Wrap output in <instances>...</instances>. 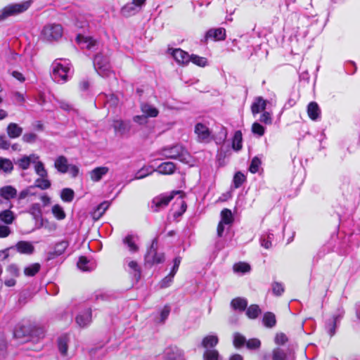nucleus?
<instances>
[{
    "label": "nucleus",
    "mask_w": 360,
    "mask_h": 360,
    "mask_svg": "<svg viewBox=\"0 0 360 360\" xmlns=\"http://www.w3.org/2000/svg\"><path fill=\"white\" fill-rule=\"evenodd\" d=\"M158 155L167 159L179 160L183 163H189L191 157L188 150L179 143L163 147L156 152Z\"/></svg>",
    "instance_id": "1"
},
{
    "label": "nucleus",
    "mask_w": 360,
    "mask_h": 360,
    "mask_svg": "<svg viewBox=\"0 0 360 360\" xmlns=\"http://www.w3.org/2000/svg\"><path fill=\"white\" fill-rule=\"evenodd\" d=\"M51 68V77L57 83H65L72 77L71 66L68 60L56 59Z\"/></svg>",
    "instance_id": "2"
},
{
    "label": "nucleus",
    "mask_w": 360,
    "mask_h": 360,
    "mask_svg": "<svg viewBox=\"0 0 360 360\" xmlns=\"http://www.w3.org/2000/svg\"><path fill=\"white\" fill-rule=\"evenodd\" d=\"M44 330L42 328H34L31 329L30 326L22 323H18L13 330V336L16 339L22 338H26L27 341L30 336L36 335L38 338H43L44 337Z\"/></svg>",
    "instance_id": "3"
},
{
    "label": "nucleus",
    "mask_w": 360,
    "mask_h": 360,
    "mask_svg": "<svg viewBox=\"0 0 360 360\" xmlns=\"http://www.w3.org/2000/svg\"><path fill=\"white\" fill-rule=\"evenodd\" d=\"M32 4V1H26L18 4H9L0 10V22L5 20L10 16L15 15L27 11Z\"/></svg>",
    "instance_id": "4"
},
{
    "label": "nucleus",
    "mask_w": 360,
    "mask_h": 360,
    "mask_svg": "<svg viewBox=\"0 0 360 360\" xmlns=\"http://www.w3.org/2000/svg\"><path fill=\"white\" fill-rule=\"evenodd\" d=\"M94 66L98 74L107 77L111 72V65L108 56L101 53H97L94 58Z\"/></svg>",
    "instance_id": "5"
},
{
    "label": "nucleus",
    "mask_w": 360,
    "mask_h": 360,
    "mask_svg": "<svg viewBox=\"0 0 360 360\" xmlns=\"http://www.w3.org/2000/svg\"><path fill=\"white\" fill-rule=\"evenodd\" d=\"M63 35V27L58 24L47 25L41 32L43 40L52 42L58 41Z\"/></svg>",
    "instance_id": "6"
},
{
    "label": "nucleus",
    "mask_w": 360,
    "mask_h": 360,
    "mask_svg": "<svg viewBox=\"0 0 360 360\" xmlns=\"http://www.w3.org/2000/svg\"><path fill=\"white\" fill-rule=\"evenodd\" d=\"M158 239L154 238L150 248L145 255V262L149 265L160 264L164 262L165 257L162 253L157 252Z\"/></svg>",
    "instance_id": "7"
},
{
    "label": "nucleus",
    "mask_w": 360,
    "mask_h": 360,
    "mask_svg": "<svg viewBox=\"0 0 360 360\" xmlns=\"http://www.w3.org/2000/svg\"><path fill=\"white\" fill-rule=\"evenodd\" d=\"M344 314V309L342 308H340L338 309L335 314L326 321L325 328L330 337L335 334L338 324L340 322Z\"/></svg>",
    "instance_id": "8"
},
{
    "label": "nucleus",
    "mask_w": 360,
    "mask_h": 360,
    "mask_svg": "<svg viewBox=\"0 0 360 360\" xmlns=\"http://www.w3.org/2000/svg\"><path fill=\"white\" fill-rule=\"evenodd\" d=\"M172 195L161 194L155 197L150 204V210L157 212L165 209L173 199Z\"/></svg>",
    "instance_id": "9"
},
{
    "label": "nucleus",
    "mask_w": 360,
    "mask_h": 360,
    "mask_svg": "<svg viewBox=\"0 0 360 360\" xmlns=\"http://www.w3.org/2000/svg\"><path fill=\"white\" fill-rule=\"evenodd\" d=\"M139 240V237L137 235L128 233L123 238L122 243L131 254H134L139 250V246L138 245Z\"/></svg>",
    "instance_id": "10"
},
{
    "label": "nucleus",
    "mask_w": 360,
    "mask_h": 360,
    "mask_svg": "<svg viewBox=\"0 0 360 360\" xmlns=\"http://www.w3.org/2000/svg\"><path fill=\"white\" fill-rule=\"evenodd\" d=\"M124 266L125 270L131 274L134 279L138 281L141 276V268L138 263L134 260H131L129 257H127L124 260Z\"/></svg>",
    "instance_id": "11"
},
{
    "label": "nucleus",
    "mask_w": 360,
    "mask_h": 360,
    "mask_svg": "<svg viewBox=\"0 0 360 360\" xmlns=\"http://www.w3.org/2000/svg\"><path fill=\"white\" fill-rule=\"evenodd\" d=\"M226 38V30L223 27L211 28L206 32L204 39H202L203 43H206L209 39H213L215 41L224 40Z\"/></svg>",
    "instance_id": "12"
},
{
    "label": "nucleus",
    "mask_w": 360,
    "mask_h": 360,
    "mask_svg": "<svg viewBox=\"0 0 360 360\" xmlns=\"http://www.w3.org/2000/svg\"><path fill=\"white\" fill-rule=\"evenodd\" d=\"M164 356L167 360H185L183 351L176 347H167L164 351Z\"/></svg>",
    "instance_id": "13"
},
{
    "label": "nucleus",
    "mask_w": 360,
    "mask_h": 360,
    "mask_svg": "<svg viewBox=\"0 0 360 360\" xmlns=\"http://www.w3.org/2000/svg\"><path fill=\"white\" fill-rule=\"evenodd\" d=\"M91 321V309L88 307L76 316V322L80 327L87 326Z\"/></svg>",
    "instance_id": "14"
},
{
    "label": "nucleus",
    "mask_w": 360,
    "mask_h": 360,
    "mask_svg": "<svg viewBox=\"0 0 360 360\" xmlns=\"http://www.w3.org/2000/svg\"><path fill=\"white\" fill-rule=\"evenodd\" d=\"M69 246V242L66 240H60L54 245L53 250L49 252V259H53L56 257L63 255Z\"/></svg>",
    "instance_id": "15"
},
{
    "label": "nucleus",
    "mask_w": 360,
    "mask_h": 360,
    "mask_svg": "<svg viewBox=\"0 0 360 360\" xmlns=\"http://www.w3.org/2000/svg\"><path fill=\"white\" fill-rule=\"evenodd\" d=\"M15 248L18 252L25 255H31L34 251V247L32 243L25 240L18 242Z\"/></svg>",
    "instance_id": "16"
},
{
    "label": "nucleus",
    "mask_w": 360,
    "mask_h": 360,
    "mask_svg": "<svg viewBox=\"0 0 360 360\" xmlns=\"http://www.w3.org/2000/svg\"><path fill=\"white\" fill-rule=\"evenodd\" d=\"M172 54L175 60L179 64L187 65L190 62V55L181 49L173 50Z\"/></svg>",
    "instance_id": "17"
},
{
    "label": "nucleus",
    "mask_w": 360,
    "mask_h": 360,
    "mask_svg": "<svg viewBox=\"0 0 360 360\" xmlns=\"http://www.w3.org/2000/svg\"><path fill=\"white\" fill-rule=\"evenodd\" d=\"M154 170L160 174L169 175L174 173L176 165L172 162H165L161 163L157 169H154Z\"/></svg>",
    "instance_id": "18"
},
{
    "label": "nucleus",
    "mask_w": 360,
    "mask_h": 360,
    "mask_svg": "<svg viewBox=\"0 0 360 360\" xmlns=\"http://www.w3.org/2000/svg\"><path fill=\"white\" fill-rule=\"evenodd\" d=\"M219 341V338L217 335H208L202 338L201 347L205 349H214L218 345Z\"/></svg>",
    "instance_id": "19"
},
{
    "label": "nucleus",
    "mask_w": 360,
    "mask_h": 360,
    "mask_svg": "<svg viewBox=\"0 0 360 360\" xmlns=\"http://www.w3.org/2000/svg\"><path fill=\"white\" fill-rule=\"evenodd\" d=\"M38 159H39V156H37L34 154H32L29 156L25 155V156L22 157L21 158H20L19 160H18L16 165H18V166L20 169L25 170L30 167V165L32 162L33 164L35 163V160H37Z\"/></svg>",
    "instance_id": "20"
},
{
    "label": "nucleus",
    "mask_w": 360,
    "mask_h": 360,
    "mask_svg": "<svg viewBox=\"0 0 360 360\" xmlns=\"http://www.w3.org/2000/svg\"><path fill=\"white\" fill-rule=\"evenodd\" d=\"M109 172L107 167H98L89 172L91 179L94 182L101 181L103 176Z\"/></svg>",
    "instance_id": "21"
},
{
    "label": "nucleus",
    "mask_w": 360,
    "mask_h": 360,
    "mask_svg": "<svg viewBox=\"0 0 360 360\" xmlns=\"http://www.w3.org/2000/svg\"><path fill=\"white\" fill-rule=\"evenodd\" d=\"M77 266L84 271H91L95 269L96 263L94 261L88 259L86 257L82 256L79 258Z\"/></svg>",
    "instance_id": "22"
},
{
    "label": "nucleus",
    "mask_w": 360,
    "mask_h": 360,
    "mask_svg": "<svg viewBox=\"0 0 360 360\" xmlns=\"http://www.w3.org/2000/svg\"><path fill=\"white\" fill-rule=\"evenodd\" d=\"M116 133L124 134L130 128V122L122 120H114L112 124Z\"/></svg>",
    "instance_id": "23"
},
{
    "label": "nucleus",
    "mask_w": 360,
    "mask_h": 360,
    "mask_svg": "<svg viewBox=\"0 0 360 360\" xmlns=\"http://www.w3.org/2000/svg\"><path fill=\"white\" fill-rule=\"evenodd\" d=\"M0 196L9 200L17 197V190L12 186H5L0 188Z\"/></svg>",
    "instance_id": "24"
},
{
    "label": "nucleus",
    "mask_w": 360,
    "mask_h": 360,
    "mask_svg": "<svg viewBox=\"0 0 360 360\" xmlns=\"http://www.w3.org/2000/svg\"><path fill=\"white\" fill-rule=\"evenodd\" d=\"M77 44L82 46V48H86L87 49H92L96 44V41L91 37H85L82 34H78L76 37Z\"/></svg>",
    "instance_id": "25"
},
{
    "label": "nucleus",
    "mask_w": 360,
    "mask_h": 360,
    "mask_svg": "<svg viewBox=\"0 0 360 360\" xmlns=\"http://www.w3.org/2000/svg\"><path fill=\"white\" fill-rule=\"evenodd\" d=\"M69 165H70L68 163V159L63 155L58 157L54 163L56 169L63 174L68 172Z\"/></svg>",
    "instance_id": "26"
},
{
    "label": "nucleus",
    "mask_w": 360,
    "mask_h": 360,
    "mask_svg": "<svg viewBox=\"0 0 360 360\" xmlns=\"http://www.w3.org/2000/svg\"><path fill=\"white\" fill-rule=\"evenodd\" d=\"M141 108L146 119L148 117H156L158 115V110L152 105L148 103H142Z\"/></svg>",
    "instance_id": "27"
},
{
    "label": "nucleus",
    "mask_w": 360,
    "mask_h": 360,
    "mask_svg": "<svg viewBox=\"0 0 360 360\" xmlns=\"http://www.w3.org/2000/svg\"><path fill=\"white\" fill-rule=\"evenodd\" d=\"M231 307L239 311H243L248 307V300L243 297H236L231 300Z\"/></svg>",
    "instance_id": "28"
},
{
    "label": "nucleus",
    "mask_w": 360,
    "mask_h": 360,
    "mask_svg": "<svg viewBox=\"0 0 360 360\" xmlns=\"http://www.w3.org/2000/svg\"><path fill=\"white\" fill-rule=\"evenodd\" d=\"M307 112L311 120H316L320 117L321 110L316 102H311L307 106Z\"/></svg>",
    "instance_id": "29"
},
{
    "label": "nucleus",
    "mask_w": 360,
    "mask_h": 360,
    "mask_svg": "<svg viewBox=\"0 0 360 360\" xmlns=\"http://www.w3.org/2000/svg\"><path fill=\"white\" fill-rule=\"evenodd\" d=\"M266 101L262 97H257L251 105L252 112L257 114L266 108Z\"/></svg>",
    "instance_id": "30"
},
{
    "label": "nucleus",
    "mask_w": 360,
    "mask_h": 360,
    "mask_svg": "<svg viewBox=\"0 0 360 360\" xmlns=\"http://www.w3.org/2000/svg\"><path fill=\"white\" fill-rule=\"evenodd\" d=\"M139 8L133 2H130L124 5L121 10L124 16L129 17L136 14L139 11Z\"/></svg>",
    "instance_id": "31"
},
{
    "label": "nucleus",
    "mask_w": 360,
    "mask_h": 360,
    "mask_svg": "<svg viewBox=\"0 0 360 360\" xmlns=\"http://www.w3.org/2000/svg\"><path fill=\"white\" fill-rule=\"evenodd\" d=\"M274 234L269 231L264 233L260 237V244L266 249H269L272 246V240Z\"/></svg>",
    "instance_id": "32"
},
{
    "label": "nucleus",
    "mask_w": 360,
    "mask_h": 360,
    "mask_svg": "<svg viewBox=\"0 0 360 360\" xmlns=\"http://www.w3.org/2000/svg\"><path fill=\"white\" fill-rule=\"evenodd\" d=\"M202 357L203 360H222L218 350L215 349H205Z\"/></svg>",
    "instance_id": "33"
},
{
    "label": "nucleus",
    "mask_w": 360,
    "mask_h": 360,
    "mask_svg": "<svg viewBox=\"0 0 360 360\" xmlns=\"http://www.w3.org/2000/svg\"><path fill=\"white\" fill-rule=\"evenodd\" d=\"M246 315L250 319H257L262 313V310L257 304H251L246 308Z\"/></svg>",
    "instance_id": "34"
},
{
    "label": "nucleus",
    "mask_w": 360,
    "mask_h": 360,
    "mask_svg": "<svg viewBox=\"0 0 360 360\" xmlns=\"http://www.w3.org/2000/svg\"><path fill=\"white\" fill-rule=\"evenodd\" d=\"M263 324L266 328H273L276 323V316L272 312H266L262 319Z\"/></svg>",
    "instance_id": "35"
},
{
    "label": "nucleus",
    "mask_w": 360,
    "mask_h": 360,
    "mask_svg": "<svg viewBox=\"0 0 360 360\" xmlns=\"http://www.w3.org/2000/svg\"><path fill=\"white\" fill-rule=\"evenodd\" d=\"M51 186V183L48 177H39L35 180L34 184L32 186H34L35 188H39L41 190L49 189Z\"/></svg>",
    "instance_id": "36"
},
{
    "label": "nucleus",
    "mask_w": 360,
    "mask_h": 360,
    "mask_svg": "<svg viewBox=\"0 0 360 360\" xmlns=\"http://www.w3.org/2000/svg\"><path fill=\"white\" fill-rule=\"evenodd\" d=\"M34 186H27L25 189L22 190L19 194H17V200L18 202H20L22 200L25 199L28 196L35 195L36 193L34 191Z\"/></svg>",
    "instance_id": "37"
},
{
    "label": "nucleus",
    "mask_w": 360,
    "mask_h": 360,
    "mask_svg": "<svg viewBox=\"0 0 360 360\" xmlns=\"http://www.w3.org/2000/svg\"><path fill=\"white\" fill-rule=\"evenodd\" d=\"M68 338L67 335H63L60 336L58 340V347L60 353L63 356H65L67 354L68 352Z\"/></svg>",
    "instance_id": "38"
},
{
    "label": "nucleus",
    "mask_w": 360,
    "mask_h": 360,
    "mask_svg": "<svg viewBox=\"0 0 360 360\" xmlns=\"http://www.w3.org/2000/svg\"><path fill=\"white\" fill-rule=\"evenodd\" d=\"M155 172L152 166H144L140 169L135 174V179H141Z\"/></svg>",
    "instance_id": "39"
},
{
    "label": "nucleus",
    "mask_w": 360,
    "mask_h": 360,
    "mask_svg": "<svg viewBox=\"0 0 360 360\" xmlns=\"http://www.w3.org/2000/svg\"><path fill=\"white\" fill-rule=\"evenodd\" d=\"M13 169V165L9 159L0 158V170L5 173H11Z\"/></svg>",
    "instance_id": "40"
},
{
    "label": "nucleus",
    "mask_w": 360,
    "mask_h": 360,
    "mask_svg": "<svg viewBox=\"0 0 360 360\" xmlns=\"http://www.w3.org/2000/svg\"><path fill=\"white\" fill-rule=\"evenodd\" d=\"M221 222L225 224H231L233 221V214L230 210L224 208L221 212Z\"/></svg>",
    "instance_id": "41"
},
{
    "label": "nucleus",
    "mask_w": 360,
    "mask_h": 360,
    "mask_svg": "<svg viewBox=\"0 0 360 360\" xmlns=\"http://www.w3.org/2000/svg\"><path fill=\"white\" fill-rule=\"evenodd\" d=\"M34 170L36 174L40 177H48L47 170L45 169L44 165L39 159L35 160Z\"/></svg>",
    "instance_id": "42"
},
{
    "label": "nucleus",
    "mask_w": 360,
    "mask_h": 360,
    "mask_svg": "<svg viewBox=\"0 0 360 360\" xmlns=\"http://www.w3.org/2000/svg\"><path fill=\"white\" fill-rule=\"evenodd\" d=\"M51 212L54 217L58 220H63L66 217V214L63 208L60 205H54L52 207Z\"/></svg>",
    "instance_id": "43"
},
{
    "label": "nucleus",
    "mask_w": 360,
    "mask_h": 360,
    "mask_svg": "<svg viewBox=\"0 0 360 360\" xmlns=\"http://www.w3.org/2000/svg\"><path fill=\"white\" fill-rule=\"evenodd\" d=\"M75 192L72 189L65 188L61 191L60 198L65 202H70L73 200Z\"/></svg>",
    "instance_id": "44"
},
{
    "label": "nucleus",
    "mask_w": 360,
    "mask_h": 360,
    "mask_svg": "<svg viewBox=\"0 0 360 360\" xmlns=\"http://www.w3.org/2000/svg\"><path fill=\"white\" fill-rule=\"evenodd\" d=\"M40 268L39 263L32 264L25 268L24 274L27 276H34L39 271Z\"/></svg>",
    "instance_id": "45"
},
{
    "label": "nucleus",
    "mask_w": 360,
    "mask_h": 360,
    "mask_svg": "<svg viewBox=\"0 0 360 360\" xmlns=\"http://www.w3.org/2000/svg\"><path fill=\"white\" fill-rule=\"evenodd\" d=\"M233 338V344L236 348H240L245 345L247 340L244 335L239 333H235Z\"/></svg>",
    "instance_id": "46"
},
{
    "label": "nucleus",
    "mask_w": 360,
    "mask_h": 360,
    "mask_svg": "<svg viewBox=\"0 0 360 360\" xmlns=\"http://www.w3.org/2000/svg\"><path fill=\"white\" fill-rule=\"evenodd\" d=\"M0 219L7 224L13 223L15 217L13 212L10 210H6L0 212Z\"/></svg>",
    "instance_id": "47"
},
{
    "label": "nucleus",
    "mask_w": 360,
    "mask_h": 360,
    "mask_svg": "<svg viewBox=\"0 0 360 360\" xmlns=\"http://www.w3.org/2000/svg\"><path fill=\"white\" fill-rule=\"evenodd\" d=\"M246 180V177L245 176L240 172H237L234 176H233V187L235 188H240L243 184L245 181Z\"/></svg>",
    "instance_id": "48"
},
{
    "label": "nucleus",
    "mask_w": 360,
    "mask_h": 360,
    "mask_svg": "<svg viewBox=\"0 0 360 360\" xmlns=\"http://www.w3.org/2000/svg\"><path fill=\"white\" fill-rule=\"evenodd\" d=\"M287 353L281 348H275L272 352V360H286Z\"/></svg>",
    "instance_id": "49"
},
{
    "label": "nucleus",
    "mask_w": 360,
    "mask_h": 360,
    "mask_svg": "<svg viewBox=\"0 0 360 360\" xmlns=\"http://www.w3.org/2000/svg\"><path fill=\"white\" fill-rule=\"evenodd\" d=\"M7 133L8 135H21L22 128L15 123H11L7 127Z\"/></svg>",
    "instance_id": "50"
},
{
    "label": "nucleus",
    "mask_w": 360,
    "mask_h": 360,
    "mask_svg": "<svg viewBox=\"0 0 360 360\" xmlns=\"http://www.w3.org/2000/svg\"><path fill=\"white\" fill-rule=\"evenodd\" d=\"M190 61L200 67H205L207 63L206 58L200 57L194 54L190 55Z\"/></svg>",
    "instance_id": "51"
},
{
    "label": "nucleus",
    "mask_w": 360,
    "mask_h": 360,
    "mask_svg": "<svg viewBox=\"0 0 360 360\" xmlns=\"http://www.w3.org/2000/svg\"><path fill=\"white\" fill-rule=\"evenodd\" d=\"M245 345L250 350L259 349L261 347V341L257 338H251L246 341Z\"/></svg>",
    "instance_id": "52"
},
{
    "label": "nucleus",
    "mask_w": 360,
    "mask_h": 360,
    "mask_svg": "<svg viewBox=\"0 0 360 360\" xmlns=\"http://www.w3.org/2000/svg\"><path fill=\"white\" fill-rule=\"evenodd\" d=\"M195 133L197 135H210V131L206 125L198 123L195 127Z\"/></svg>",
    "instance_id": "53"
},
{
    "label": "nucleus",
    "mask_w": 360,
    "mask_h": 360,
    "mask_svg": "<svg viewBox=\"0 0 360 360\" xmlns=\"http://www.w3.org/2000/svg\"><path fill=\"white\" fill-rule=\"evenodd\" d=\"M261 163V160L257 157H255L251 161L249 171L252 174L257 173L259 169Z\"/></svg>",
    "instance_id": "54"
},
{
    "label": "nucleus",
    "mask_w": 360,
    "mask_h": 360,
    "mask_svg": "<svg viewBox=\"0 0 360 360\" xmlns=\"http://www.w3.org/2000/svg\"><path fill=\"white\" fill-rule=\"evenodd\" d=\"M56 102H57L59 108L65 111H67V112L75 111V109L73 108V106L66 101L57 99Z\"/></svg>",
    "instance_id": "55"
},
{
    "label": "nucleus",
    "mask_w": 360,
    "mask_h": 360,
    "mask_svg": "<svg viewBox=\"0 0 360 360\" xmlns=\"http://www.w3.org/2000/svg\"><path fill=\"white\" fill-rule=\"evenodd\" d=\"M233 269L236 272L246 273L250 270V266L246 263L239 262L233 266Z\"/></svg>",
    "instance_id": "56"
},
{
    "label": "nucleus",
    "mask_w": 360,
    "mask_h": 360,
    "mask_svg": "<svg viewBox=\"0 0 360 360\" xmlns=\"http://www.w3.org/2000/svg\"><path fill=\"white\" fill-rule=\"evenodd\" d=\"M171 311V308L169 305H165L160 311V322L163 323L166 321V319L168 318L169 313Z\"/></svg>",
    "instance_id": "57"
},
{
    "label": "nucleus",
    "mask_w": 360,
    "mask_h": 360,
    "mask_svg": "<svg viewBox=\"0 0 360 360\" xmlns=\"http://www.w3.org/2000/svg\"><path fill=\"white\" fill-rule=\"evenodd\" d=\"M243 136H233L232 148L233 150L238 151L242 148Z\"/></svg>",
    "instance_id": "58"
},
{
    "label": "nucleus",
    "mask_w": 360,
    "mask_h": 360,
    "mask_svg": "<svg viewBox=\"0 0 360 360\" xmlns=\"http://www.w3.org/2000/svg\"><path fill=\"white\" fill-rule=\"evenodd\" d=\"M345 69L348 75H353L356 71V65L353 61H347L345 64Z\"/></svg>",
    "instance_id": "59"
},
{
    "label": "nucleus",
    "mask_w": 360,
    "mask_h": 360,
    "mask_svg": "<svg viewBox=\"0 0 360 360\" xmlns=\"http://www.w3.org/2000/svg\"><path fill=\"white\" fill-rule=\"evenodd\" d=\"M252 131L256 135H263L265 132L264 127L258 122H255L252 126Z\"/></svg>",
    "instance_id": "60"
},
{
    "label": "nucleus",
    "mask_w": 360,
    "mask_h": 360,
    "mask_svg": "<svg viewBox=\"0 0 360 360\" xmlns=\"http://www.w3.org/2000/svg\"><path fill=\"white\" fill-rule=\"evenodd\" d=\"M174 275L171 273L169 274L167 276H165L160 282V285L162 288H167L172 283L173 278Z\"/></svg>",
    "instance_id": "61"
},
{
    "label": "nucleus",
    "mask_w": 360,
    "mask_h": 360,
    "mask_svg": "<svg viewBox=\"0 0 360 360\" xmlns=\"http://www.w3.org/2000/svg\"><path fill=\"white\" fill-rule=\"evenodd\" d=\"M28 212L30 214H37L38 215H42L41 207L39 203H32L29 209Z\"/></svg>",
    "instance_id": "62"
},
{
    "label": "nucleus",
    "mask_w": 360,
    "mask_h": 360,
    "mask_svg": "<svg viewBox=\"0 0 360 360\" xmlns=\"http://www.w3.org/2000/svg\"><path fill=\"white\" fill-rule=\"evenodd\" d=\"M272 290L274 295L279 296L284 292V287L281 283L275 282L272 284Z\"/></svg>",
    "instance_id": "63"
},
{
    "label": "nucleus",
    "mask_w": 360,
    "mask_h": 360,
    "mask_svg": "<svg viewBox=\"0 0 360 360\" xmlns=\"http://www.w3.org/2000/svg\"><path fill=\"white\" fill-rule=\"evenodd\" d=\"M7 272L14 278H17L20 275V270L15 264L9 265L7 268Z\"/></svg>",
    "instance_id": "64"
}]
</instances>
